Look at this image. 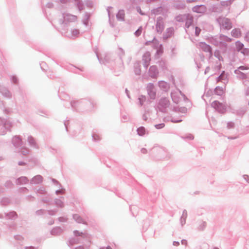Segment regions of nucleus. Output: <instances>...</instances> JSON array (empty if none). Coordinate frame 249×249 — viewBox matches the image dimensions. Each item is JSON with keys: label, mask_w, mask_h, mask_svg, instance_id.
<instances>
[{"label": "nucleus", "mask_w": 249, "mask_h": 249, "mask_svg": "<svg viewBox=\"0 0 249 249\" xmlns=\"http://www.w3.org/2000/svg\"><path fill=\"white\" fill-rule=\"evenodd\" d=\"M212 106L221 113H224L226 110L225 106L216 101L212 103Z\"/></svg>", "instance_id": "obj_1"}, {"label": "nucleus", "mask_w": 249, "mask_h": 249, "mask_svg": "<svg viewBox=\"0 0 249 249\" xmlns=\"http://www.w3.org/2000/svg\"><path fill=\"white\" fill-rule=\"evenodd\" d=\"M222 27L226 29H230L231 28V23L228 18H224L220 21Z\"/></svg>", "instance_id": "obj_2"}, {"label": "nucleus", "mask_w": 249, "mask_h": 249, "mask_svg": "<svg viewBox=\"0 0 249 249\" xmlns=\"http://www.w3.org/2000/svg\"><path fill=\"white\" fill-rule=\"evenodd\" d=\"M199 46L200 48L205 52H210L211 51V48L210 46L205 43H200Z\"/></svg>", "instance_id": "obj_3"}, {"label": "nucleus", "mask_w": 249, "mask_h": 249, "mask_svg": "<svg viewBox=\"0 0 249 249\" xmlns=\"http://www.w3.org/2000/svg\"><path fill=\"white\" fill-rule=\"evenodd\" d=\"M231 35L234 37H239L241 36V32L239 29H234L231 31Z\"/></svg>", "instance_id": "obj_4"}, {"label": "nucleus", "mask_w": 249, "mask_h": 249, "mask_svg": "<svg viewBox=\"0 0 249 249\" xmlns=\"http://www.w3.org/2000/svg\"><path fill=\"white\" fill-rule=\"evenodd\" d=\"M192 22L193 17L192 16H188L186 22V26L188 28L192 24Z\"/></svg>", "instance_id": "obj_5"}, {"label": "nucleus", "mask_w": 249, "mask_h": 249, "mask_svg": "<svg viewBox=\"0 0 249 249\" xmlns=\"http://www.w3.org/2000/svg\"><path fill=\"white\" fill-rule=\"evenodd\" d=\"M215 93L217 95H220L224 93V91L221 88L217 87L215 89Z\"/></svg>", "instance_id": "obj_6"}, {"label": "nucleus", "mask_w": 249, "mask_h": 249, "mask_svg": "<svg viewBox=\"0 0 249 249\" xmlns=\"http://www.w3.org/2000/svg\"><path fill=\"white\" fill-rule=\"evenodd\" d=\"M138 133L140 136H142L145 133V129L143 127H140L137 130Z\"/></svg>", "instance_id": "obj_7"}, {"label": "nucleus", "mask_w": 249, "mask_h": 249, "mask_svg": "<svg viewBox=\"0 0 249 249\" xmlns=\"http://www.w3.org/2000/svg\"><path fill=\"white\" fill-rule=\"evenodd\" d=\"M236 46L237 50L240 51L242 49L243 47V44L240 42H237L236 43Z\"/></svg>", "instance_id": "obj_8"}, {"label": "nucleus", "mask_w": 249, "mask_h": 249, "mask_svg": "<svg viewBox=\"0 0 249 249\" xmlns=\"http://www.w3.org/2000/svg\"><path fill=\"white\" fill-rule=\"evenodd\" d=\"M142 32V27L139 28L135 32V34L136 36H140Z\"/></svg>", "instance_id": "obj_9"}, {"label": "nucleus", "mask_w": 249, "mask_h": 249, "mask_svg": "<svg viewBox=\"0 0 249 249\" xmlns=\"http://www.w3.org/2000/svg\"><path fill=\"white\" fill-rule=\"evenodd\" d=\"M198 9H200V10H205V8L203 6H200V7H197V8H194V11H196V12H201L200 11L198 10Z\"/></svg>", "instance_id": "obj_10"}, {"label": "nucleus", "mask_w": 249, "mask_h": 249, "mask_svg": "<svg viewBox=\"0 0 249 249\" xmlns=\"http://www.w3.org/2000/svg\"><path fill=\"white\" fill-rule=\"evenodd\" d=\"M201 32V29L197 27H196V31H195V34L196 36H198L200 33Z\"/></svg>", "instance_id": "obj_11"}, {"label": "nucleus", "mask_w": 249, "mask_h": 249, "mask_svg": "<svg viewBox=\"0 0 249 249\" xmlns=\"http://www.w3.org/2000/svg\"><path fill=\"white\" fill-rule=\"evenodd\" d=\"M164 126V124H156L155 125L156 128H157V129L162 128Z\"/></svg>", "instance_id": "obj_12"}, {"label": "nucleus", "mask_w": 249, "mask_h": 249, "mask_svg": "<svg viewBox=\"0 0 249 249\" xmlns=\"http://www.w3.org/2000/svg\"><path fill=\"white\" fill-rule=\"evenodd\" d=\"M145 100V98L143 96H142L141 98H139V100L140 102V104L141 105H142V102L144 101Z\"/></svg>", "instance_id": "obj_13"}, {"label": "nucleus", "mask_w": 249, "mask_h": 249, "mask_svg": "<svg viewBox=\"0 0 249 249\" xmlns=\"http://www.w3.org/2000/svg\"><path fill=\"white\" fill-rule=\"evenodd\" d=\"M74 218H75L76 220H77V221H78V222H81V218H80V217H79L77 215H74Z\"/></svg>", "instance_id": "obj_14"}, {"label": "nucleus", "mask_w": 249, "mask_h": 249, "mask_svg": "<svg viewBox=\"0 0 249 249\" xmlns=\"http://www.w3.org/2000/svg\"><path fill=\"white\" fill-rule=\"evenodd\" d=\"M74 218H75L76 220H77V221H78V222H81V218H80V217H79L77 215H74Z\"/></svg>", "instance_id": "obj_15"}, {"label": "nucleus", "mask_w": 249, "mask_h": 249, "mask_svg": "<svg viewBox=\"0 0 249 249\" xmlns=\"http://www.w3.org/2000/svg\"><path fill=\"white\" fill-rule=\"evenodd\" d=\"M41 179V177L40 176H37V177H36L35 178H34V179Z\"/></svg>", "instance_id": "obj_16"}, {"label": "nucleus", "mask_w": 249, "mask_h": 249, "mask_svg": "<svg viewBox=\"0 0 249 249\" xmlns=\"http://www.w3.org/2000/svg\"><path fill=\"white\" fill-rule=\"evenodd\" d=\"M239 69H241V70H244V69H247L246 68H245L244 66H241Z\"/></svg>", "instance_id": "obj_17"}, {"label": "nucleus", "mask_w": 249, "mask_h": 249, "mask_svg": "<svg viewBox=\"0 0 249 249\" xmlns=\"http://www.w3.org/2000/svg\"><path fill=\"white\" fill-rule=\"evenodd\" d=\"M182 243L186 244H187V242H186V241H185L184 242H182Z\"/></svg>", "instance_id": "obj_18"}, {"label": "nucleus", "mask_w": 249, "mask_h": 249, "mask_svg": "<svg viewBox=\"0 0 249 249\" xmlns=\"http://www.w3.org/2000/svg\"><path fill=\"white\" fill-rule=\"evenodd\" d=\"M222 75H221L220 76H219V79H221V78H222Z\"/></svg>", "instance_id": "obj_19"}, {"label": "nucleus", "mask_w": 249, "mask_h": 249, "mask_svg": "<svg viewBox=\"0 0 249 249\" xmlns=\"http://www.w3.org/2000/svg\"><path fill=\"white\" fill-rule=\"evenodd\" d=\"M183 215H184L186 217V213H183Z\"/></svg>", "instance_id": "obj_20"}, {"label": "nucleus", "mask_w": 249, "mask_h": 249, "mask_svg": "<svg viewBox=\"0 0 249 249\" xmlns=\"http://www.w3.org/2000/svg\"><path fill=\"white\" fill-rule=\"evenodd\" d=\"M213 249H219L216 248H214Z\"/></svg>", "instance_id": "obj_21"}]
</instances>
